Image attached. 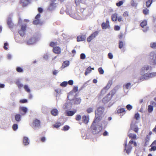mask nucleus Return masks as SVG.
<instances>
[{"mask_svg": "<svg viewBox=\"0 0 156 156\" xmlns=\"http://www.w3.org/2000/svg\"><path fill=\"white\" fill-rule=\"evenodd\" d=\"M104 111V108L103 107L98 108L95 112V116L94 122H98L101 120Z\"/></svg>", "mask_w": 156, "mask_h": 156, "instance_id": "nucleus-1", "label": "nucleus"}, {"mask_svg": "<svg viewBox=\"0 0 156 156\" xmlns=\"http://www.w3.org/2000/svg\"><path fill=\"white\" fill-rule=\"evenodd\" d=\"M132 144H133L135 147H136L137 146V144L136 142L132 140H130L129 142L128 145H127V140H126L124 146L125 148V150L126 151V152L127 154H129L132 150L131 145Z\"/></svg>", "mask_w": 156, "mask_h": 156, "instance_id": "nucleus-2", "label": "nucleus"}, {"mask_svg": "<svg viewBox=\"0 0 156 156\" xmlns=\"http://www.w3.org/2000/svg\"><path fill=\"white\" fill-rule=\"evenodd\" d=\"M147 59L151 64H156V51L151 52L148 56Z\"/></svg>", "mask_w": 156, "mask_h": 156, "instance_id": "nucleus-3", "label": "nucleus"}, {"mask_svg": "<svg viewBox=\"0 0 156 156\" xmlns=\"http://www.w3.org/2000/svg\"><path fill=\"white\" fill-rule=\"evenodd\" d=\"M27 27L26 24L20 25V28L18 29V32L21 36L23 37L25 34Z\"/></svg>", "mask_w": 156, "mask_h": 156, "instance_id": "nucleus-4", "label": "nucleus"}, {"mask_svg": "<svg viewBox=\"0 0 156 156\" xmlns=\"http://www.w3.org/2000/svg\"><path fill=\"white\" fill-rule=\"evenodd\" d=\"M96 122H94V121L91 125V128L92 130V133L94 134H96L98 133L101 131V129H98L94 125V123Z\"/></svg>", "mask_w": 156, "mask_h": 156, "instance_id": "nucleus-5", "label": "nucleus"}, {"mask_svg": "<svg viewBox=\"0 0 156 156\" xmlns=\"http://www.w3.org/2000/svg\"><path fill=\"white\" fill-rule=\"evenodd\" d=\"M98 31H95L91 34L87 39V41L88 42H90L95 38L98 35Z\"/></svg>", "mask_w": 156, "mask_h": 156, "instance_id": "nucleus-6", "label": "nucleus"}, {"mask_svg": "<svg viewBox=\"0 0 156 156\" xmlns=\"http://www.w3.org/2000/svg\"><path fill=\"white\" fill-rule=\"evenodd\" d=\"M40 121L37 119L34 120L32 123V126L34 128L39 126H40Z\"/></svg>", "mask_w": 156, "mask_h": 156, "instance_id": "nucleus-7", "label": "nucleus"}, {"mask_svg": "<svg viewBox=\"0 0 156 156\" xmlns=\"http://www.w3.org/2000/svg\"><path fill=\"white\" fill-rule=\"evenodd\" d=\"M56 7V4L53 2H52L49 5L48 8V10L49 11H51L55 9Z\"/></svg>", "mask_w": 156, "mask_h": 156, "instance_id": "nucleus-8", "label": "nucleus"}, {"mask_svg": "<svg viewBox=\"0 0 156 156\" xmlns=\"http://www.w3.org/2000/svg\"><path fill=\"white\" fill-rule=\"evenodd\" d=\"M101 27L103 29H106L110 27L109 22L107 19L106 20V22H103L101 24Z\"/></svg>", "mask_w": 156, "mask_h": 156, "instance_id": "nucleus-9", "label": "nucleus"}, {"mask_svg": "<svg viewBox=\"0 0 156 156\" xmlns=\"http://www.w3.org/2000/svg\"><path fill=\"white\" fill-rule=\"evenodd\" d=\"M145 78H151L156 76V72H153L149 73H146L144 75Z\"/></svg>", "mask_w": 156, "mask_h": 156, "instance_id": "nucleus-10", "label": "nucleus"}, {"mask_svg": "<svg viewBox=\"0 0 156 156\" xmlns=\"http://www.w3.org/2000/svg\"><path fill=\"white\" fill-rule=\"evenodd\" d=\"M76 110L74 109L73 111L67 110L66 112V115L67 116H71L73 115L76 112Z\"/></svg>", "mask_w": 156, "mask_h": 156, "instance_id": "nucleus-11", "label": "nucleus"}, {"mask_svg": "<svg viewBox=\"0 0 156 156\" xmlns=\"http://www.w3.org/2000/svg\"><path fill=\"white\" fill-rule=\"evenodd\" d=\"M53 51L55 54H60L61 52V49L59 47L56 46L53 48Z\"/></svg>", "mask_w": 156, "mask_h": 156, "instance_id": "nucleus-12", "label": "nucleus"}, {"mask_svg": "<svg viewBox=\"0 0 156 156\" xmlns=\"http://www.w3.org/2000/svg\"><path fill=\"white\" fill-rule=\"evenodd\" d=\"M151 66H145L143 67L141 70V73H144L146 71L149 70V69H151Z\"/></svg>", "mask_w": 156, "mask_h": 156, "instance_id": "nucleus-13", "label": "nucleus"}, {"mask_svg": "<svg viewBox=\"0 0 156 156\" xmlns=\"http://www.w3.org/2000/svg\"><path fill=\"white\" fill-rule=\"evenodd\" d=\"M128 136L131 140H136L137 139V136L136 134L133 133H129L128 134Z\"/></svg>", "mask_w": 156, "mask_h": 156, "instance_id": "nucleus-14", "label": "nucleus"}, {"mask_svg": "<svg viewBox=\"0 0 156 156\" xmlns=\"http://www.w3.org/2000/svg\"><path fill=\"white\" fill-rule=\"evenodd\" d=\"M86 36L85 35H82L78 36L77 37V41H83L85 40Z\"/></svg>", "mask_w": 156, "mask_h": 156, "instance_id": "nucleus-15", "label": "nucleus"}, {"mask_svg": "<svg viewBox=\"0 0 156 156\" xmlns=\"http://www.w3.org/2000/svg\"><path fill=\"white\" fill-rule=\"evenodd\" d=\"M7 24L9 27L12 28L13 27V24L12 22L11 19L10 17L8 18L7 20Z\"/></svg>", "mask_w": 156, "mask_h": 156, "instance_id": "nucleus-16", "label": "nucleus"}, {"mask_svg": "<svg viewBox=\"0 0 156 156\" xmlns=\"http://www.w3.org/2000/svg\"><path fill=\"white\" fill-rule=\"evenodd\" d=\"M110 94H108L107 95L105 96L103 99L102 101L104 103H106L108 102L111 99V98L109 97Z\"/></svg>", "mask_w": 156, "mask_h": 156, "instance_id": "nucleus-17", "label": "nucleus"}, {"mask_svg": "<svg viewBox=\"0 0 156 156\" xmlns=\"http://www.w3.org/2000/svg\"><path fill=\"white\" fill-rule=\"evenodd\" d=\"M82 119L83 122L85 124H87L89 122V118L86 115L83 116Z\"/></svg>", "mask_w": 156, "mask_h": 156, "instance_id": "nucleus-18", "label": "nucleus"}, {"mask_svg": "<svg viewBox=\"0 0 156 156\" xmlns=\"http://www.w3.org/2000/svg\"><path fill=\"white\" fill-rule=\"evenodd\" d=\"M150 140V136H149L148 135L146 136L145 138V139L144 140V146L145 147H146L148 145Z\"/></svg>", "mask_w": 156, "mask_h": 156, "instance_id": "nucleus-19", "label": "nucleus"}, {"mask_svg": "<svg viewBox=\"0 0 156 156\" xmlns=\"http://www.w3.org/2000/svg\"><path fill=\"white\" fill-rule=\"evenodd\" d=\"M51 113L53 116H56L58 114V110L56 108L53 109L51 111Z\"/></svg>", "mask_w": 156, "mask_h": 156, "instance_id": "nucleus-20", "label": "nucleus"}, {"mask_svg": "<svg viewBox=\"0 0 156 156\" xmlns=\"http://www.w3.org/2000/svg\"><path fill=\"white\" fill-rule=\"evenodd\" d=\"M20 111L23 112V113L22 114V115H24L27 111V109L26 107H20Z\"/></svg>", "mask_w": 156, "mask_h": 156, "instance_id": "nucleus-21", "label": "nucleus"}, {"mask_svg": "<svg viewBox=\"0 0 156 156\" xmlns=\"http://www.w3.org/2000/svg\"><path fill=\"white\" fill-rule=\"evenodd\" d=\"M23 142L24 145L25 146L28 145L29 143V141L28 137L26 136H24L23 137Z\"/></svg>", "mask_w": 156, "mask_h": 156, "instance_id": "nucleus-22", "label": "nucleus"}, {"mask_svg": "<svg viewBox=\"0 0 156 156\" xmlns=\"http://www.w3.org/2000/svg\"><path fill=\"white\" fill-rule=\"evenodd\" d=\"M94 70V68H91L90 66L86 70V71L85 73V75L86 76L88 73H90L92 71V70Z\"/></svg>", "mask_w": 156, "mask_h": 156, "instance_id": "nucleus-23", "label": "nucleus"}, {"mask_svg": "<svg viewBox=\"0 0 156 156\" xmlns=\"http://www.w3.org/2000/svg\"><path fill=\"white\" fill-rule=\"evenodd\" d=\"M117 14L116 13L113 14L111 16L112 20L113 21H116L117 20Z\"/></svg>", "mask_w": 156, "mask_h": 156, "instance_id": "nucleus-24", "label": "nucleus"}, {"mask_svg": "<svg viewBox=\"0 0 156 156\" xmlns=\"http://www.w3.org/2000/svg\"><path fill=\"white\" fill-rule=\"evenodd\" d=\"M15 119L18 122H20L21 119V115L20 114H16L15 115Z\"/></svg>", "mask_w": 156, "mask_h": 156, "instance_id": "nucleus-25", "label": "nucleus"}, {"mask_svg": "<svg viewBox=\"0 0 156 156\" xmlns=\"http://www.w3.org/2000/svg\"><path fill=\"white\" fill-rule=\"evenodd\" d=\"M73 101L75 104L78 105L81 102V99L80 98H77L74 99Z\"/></svg>", "mask_w": 156, "mask_h": 156, "instance_id": "nucleus-26", "label": "nucleus"}, {"mask_svg": "<svg viewBox=\"0 0 156 156\" xmlns=\"http://www.w3.org/2000/svg\"><path fill=\"white\" fill-rule=\"evenodd\" d=\"M69 65V61H65L63 62L62 65V67L65 68L68 66Z\"/></svg>", "mask_w": 156, "mask_h": 156, "instance_id": "nucleus-27", "label": "nucleus"}, {"mask_svg": "<svg viewBox=\"0 0 156 156\" xmlns=\"http://www.w3.org/2000/svg\"><path fill=\"white\" fill-rule=\"evenodd\" d=\"M147 24V20H144L140 23V25L142 27L144 28V27L146 26Z\"/></svg>", "mask_w": 156, "mask_h": 156, "instance_id": "nucleus-28", "label": "nucleus"}, {"mask_svg": "<svg viewBox=\"0 0 156 156\" xmlns=\"http://www.w3.org/2000/svg\"><path fill=\"white\" fill-rule=\"evenodd\" d=\"M153 2L152 0H148L146 2V5L147 7H149Z\"/></svg>", "mask_w": 156, "mask_h": 156, "instance_id": "nucleus-29", "label": "nucleus"}, {"mask_svg": "<svg viewBox=\"0 0 156 156\" xmlns=\"http://www.w3.org/2000/svg\"><path fill=\"white\" fill-rule=\"evenodd\" d=\"M112 80H109L108 81L106 86L105 88H108V89L111 86V85H112Z\"/></svg>", "mask_w": 156, "mask_h": 156, "instance_id": "nucleus-30", "label": "nucleus"}, {"mask_svg": "<svg viewBox=\"0 0 156 156\" xmlns=\"http://www.w3.org/2000/svg\"><path fill=\"white\" fill-rule=\"evenodd\" d=\"M34 41L35 39L34 38H31L27 42L28 44H31L34 43Z\"/></svg>", "mask_w": 156, "mask_h": 156, "instance_id": "nucleus-31", "label": "nucleus"}, {"mask_svg": "<svg viewBox=\"0 0 156 156\" xmlns=\"http://www.w3.org/2000/svg\"><path fill=\"white\" fill-rule=\"evenodd\" d=\"M61 126V124L60 122H57L54 125V127L58 128Z\"/></svg>", "mask_w": 156, "mask_h": 156, "instance_id": "nucleus-32", "label": "nucleus"}, {"mask_svg": "<svg viewBox=\"0 0 156 156\" xmlns=\"http://www.w3.org/2000/svg\"><path fill=\"white\" fill-rule=\"evenodd\" d=\"M153 110V106L151 105H149L148 106V112L149 113L151 112Z\"/></svg>", "mask_w": 156, "mask_h": 156, "instance_id": "nucleus-33", "label": "nucleus"}, {"mask_svg": "<svg viewBox=\"0 0 156 156\" xmlns=\"http://www.w3.org/2000/svg\"><path fill=\"white\" fill-rule=\"evenodd\" d=\"M125 112L124 108H120L117 110V113L118 114L121 113Z\"/></svg>", "mask_w": 156, "mask_h": 156, "instance_id": "nucleus-34", "label": "nucleus"}, {"mask_svg": "<svg viewBox=\"0 0 156 156\" xmlns=\"http://www.w3.org/2000/svg\"><path fill=\"white\" fill-rule=\"evenodd\" d=\"M57 45V42H51L50 43L49 45L50 46L54 48L55 47V46H56Z\"/></svg>", "mask_w": 156, "mask_h": 156, "instance_id": "nucleus-35", "label": "nucleus"}, {"mask_svg": "<svg viewBox=\"0 0 156 156\" xmlns=\"http://www.w3.org/2000/svg\"><path fill=\"white\" fill-rule=\"evenodd\" d=\"M122 16L124 17L125 18H126V17L129 16V12L127 11L123 13L122 15Z\"/></svg>", "mask_w": 156, "mask_h": 156, "instance_id": "nucleus-36", "label": "nucleus"}, {"mask_svg": "<svg viewBox=\"0 0 156 156\" xmlns=\"http://www.w3.org/2000/svg\"><path fill=\"white\" fill-rule=\"evenodd\" d=\"M68 83L67 82L65 81L62 83L60 85L62 87H66Z\"/></svg>", "mask_w": 156, "mask_h": 156, "instance_id": "nucleus-37", "label": "nucleus"}, {"mask_svg": "<svg viewBox=\"0 0 156 156\" xmlns=\"http://www.w3.org/2000/svg\"><path fill=\"white\" fill-rule=\"evenodd\" d=\"M150 47L153 48H156V43L152 42L150 44Z\"/></svg>", "mask_w": 156, "mask_h": 156, "instance_id": "nucleus-38", "label": "nucleus"}, {"mask_svg": "<svg viewBox=\"0 0 156 156\" xmlns=\"http://www.w3.org/2000/svg\"><path fill=\"white\" fill-rule=\"evenodd\" d=\"M24 89L27 92H28V93H30V90L29 88L28 87L27 85H24Z\"/></svg>", "mask_w": 156, "mask_h": 156, "instance_id": "nucleus-39", "label": "nucleus"}, {"mask_svg": "<svg viewBox=\"0 0 156 156\" xmlns=\"http://www.w3.org/2000/svg\"><path fill=\"white\" fill-rule=\"evenodd\" d=\"M151 146V147L149 149L150 151H155L156 150V146Z\"/></svg>", "mask_w": 156, "mask_h": 156, "instance_id": "nucleus-40", "label": "nucleus"}, {"mask_svg": "<svg viewBox=\"0 0 156 156\" xmlns=\"http://www.w3.org/2000/svg\"><path fill=\"white\" fill-rule=\"evenodd\" d=\"M123 42L122 41H120L119 43V48L120 49L122 48L123 47Z\"/></svg>", "mask_w": 156, "mask_h": 156, "instance_id": "nucleus-41", "label": "nucleus"}, {"mask_svg": "<svg viewBox=\"0 0 156 156\" xmlns=\"http://www.w3.org/2000/svg\"><path fill=\"white\" fill-rule=\"evenodd\" d=\"M16 71L19 73H21L23 72V69L20 67H17L16 68Z\"/></svg>", "mask_w": 156, "mask_h": 156, "instance_id": "nucleus-42", "label": "nucleus"}, {"mask_svg": "<svg viewBox=\"0 0 156 156\" xmlns=\"http://www.w3.org/2000/svg\"><path fill=\"white\" fill-rule=\"evenodd\" d=\"M98 70L99 73L101 74H102L104 73V71L101 67L99 68Z\"/></svg>", "mask_w": 156, "mask_h": 156, "instance_id": "nucleus-43", "label": "nucleus"}, {"mask_svg": "<svg viewBox=\"0 0 156 156\" xmlns=\"http://www.w3.org/2000/svg\"><path fill=\"white\" fill-rule=\"evenodd\" d=\"M12 129H13L15 131L18 128V125L17 124H14L12 126Z\"/></svg>", "mask_w": 156, "mask_h": 156, "instance_id": "nucleus-44", "label": "nucleus"}, {"mask_svg": "<svg viewBox=\"0 0 156 156\" xmlns=\"http://www.w3.org/2000/svg\"><path fill=\"white\" fill-rule=\"evenodd\" d=\"M93 111V108H88L87 109V113H91Z\"/></svg>", "mask_w": 156, "mask_h": 156, "instance_id": "nucleus-45", "label": "nucleus"}, {"mask_svg": "<svg viewBox=\"0 0 156 156\" xmlns=\"http://www.w3.org/2000/svg\"><path fill=\"white\" fill-rule=\"evenodd\" d=\"M81 116L80 115H77L76 116L75 119L77 121H79L81 119Z\"/></svg>", "mask_w": 156, "mask_h": 156, "instance_id": "nucleus-46", "label": "nucleus"}, {"mask_svg": "<svg viewBox=\"0 0 156 156\" xmlns=\"http://www.w3.org/2000/svg\"><path fill=\"white\" fill-rule=\"evenodd\" d=\"M69 128V126L67 125H66L63 127V129H62V130L64 131H66L68 130Z\"/></svg>", "mask_w": 156, "mask_h": 156, "instance_id": "nucleus-47", "label": "nucleus"}, {"mask_svg": "<svg viewBox=\"0 0 156 156\" xmlns=\"http://www.w3.org/2000/svg\"><path fill=\"white\" fill-rule=\"evenodd\" d=\"M134 118L137 120L139 119L140 118L139 114L138 113L135 114L134 115Z\"/></svg>", "mask_w": 156, "mask_h": 156, "instance_id": "nucleus-48", "label": "nucleus"}, {"mask_svg": "<svg viewBox=\"0 0 156 156\" xmlns=\"http://www.w3.org/2000/svg\"><path fill=\"white\" fill-rule=\"evenodd\" d=\"M40 20H37L33 21V23L34 25H37L40 23Z\"/></svg>", "mask_w": 156, "mask_h": 156, "instance_id": "nucleus-49", "label": "nucleus"}, {"mask_svg": "<svg viewBox=\"0 0 156 156\" xmlns=\"http://www.w3.org/2000/svg\"><path fill=\"white\" fill-rule=\"evenodd\" d=\"M120 26L118 25H115L114 27V29L115 31H118L120 30Z\"/></svg>", "mask_w": 156, "mask_h": 156, "instance_id": "nucleus-50", "label": "nucleus"}, {"mask_svg": "<svg viewBox=\"0 0 156 156\" xmlns=\"http://www.w3.org/2000/svg\"><path fill=\"white\" fill-rule=\"evenodd\" d=\"M143 12L144 14L147 15L149 13V10L147 9H145L143 10Z\"/></svg>", "mask_w": 156, "mask_h": 156, "instance_id": "nucleus-51", "label": "nucleus"}, {"mask_svg": "<svg viewBox=\"0 0 156 156\" xmlns=\"http://www.w3.org/2000/svg\"><path fill=\"white\" fill-rule=\"evenodd\" d=\"M123 2L122 1H120L119 2H117L116 3V5L118 6L119 7L120 6L122 5L123 4Z\"/></svg>", "mask_w": 156, "mask_h": 156, "instance_id": "nucleus-52", "label": "nucleus"}, {"mask_svg": "<svg viewBox=\"0 0 156 156\" xmlns=\"http://www.w3.org/2000/svg\"><path fill=\"white\" fill-rule=\"evenodd\" d=\"M86 58V55L84 53H82L80 55V58L81 59H85Z\"/></svg>", "mask_w": 156, "mask_h": 156, "instance_id": "nucleus-53", "label": "nucleus"}, {"mask_svg": "<svg viewBox=\"0 0 156 156\" xmlns=\"http://www.w3.org/2000/svg\"><path fill=\"white\" fill-rule=\"evenodd\" d=\"M130 85H131L130 83H128L125 85V87L126 89H129V87H130Z\"/></svg>", "mask_w": 156, "mask_h": 156, "instance_id": "nucleus-54", "label": "nucleus"}, {"mask_svg": "<svg viewBox=\"0 0 156 156\" xmlns=\"http://www.w3.org/2000/svg\"><path fill=\"white\" fill-rule=\"evenodd\" d=\"M27 99H22L20 100V102L21 103H25L27 102Z\"/></svg>", "mask_w": 156, "mask_h": 156, "instance_id": "nucleus-55", "label": "nucleus"}, {"mask_svg": "<svg viewBox=\"0 0 156 156\" xmlns=\"http://www.w3.org/2000/svg\"><path fill=\"white\" fill-rule=\"evenodd\" d=\"M126 108L129 110H131L132 108V106L130 105H128L126 106Z\"/></svg>", "mask_w": 156, "mask_h": 156, "instance_id": "nucleus-56", "label": "nucleus"}, {"mask_svg": "<svg viewBox=\"0 0 156 156\" xmlns=\"http://www.w3.org/2000/svg\"><path fill=\"white\" fill-rule=\"evenodd\" d=\"M16 84L19 88H21L23 87V85L20 82H18L16 83Z\"/></svg>", "mask_w": 156, "mask_h": 156, "instance_id": "nucleus-57", "label": "nucleus"}, {"mask_svg": "<svg viewBox=\"0 0 156 156\" xmlns=\"http://www.w3.org/2000/svg\"><path fill=\"white\" fill-rule=\"evenodd\" d=\"M108 57L109 59H112L113 58V55L111 53H109L108 54Z\"/></svg>", "mask_w": 156, "mask_h": 156, "instance_id": "nucleus-58", "label": "nucleus"}, {"mask_svg": "<svg viewBox=\"0 0 156 156\" xmlns=\"http://www.w3.org/2000/svg\"><path fill=\"white\" fill-rule=\"evenodd\" d=\"M8 46V44L7 42H5L4 44V48L5 50H8L7 46Z\"/></svg>", "mask_w": 156, "mask_h": 156, "instance_id": "nucleus-59", "label": "nucleus"}, {"mask_svg": "<svg viewBox=\"0 0 156 156\" xmlns=\"http://www.w3.org/2000/svg\"><path fill=\"white\" fill-rule=\"evenodd\" d=\"M68 84L70 85H72L73 84V81L72 80H70L68 81Z\"/></svg>", "mask_w": 156, "mask_h": 156, "instance_id": "nucleus-60", "label": "nucleus"}, {"mask_svg": "<svg viewBox=\"0 0 156 156\" xmlns=\"http://www.w3.org/2000/svg\"><path fill=\"white\" fill-rule=\"evenodd\" d=\"M73 90L75 92H76L78 90V87L77 86L74 87L73 88Z\"/></svg>", "mask_w": 156, "mask_h": 156, "instance_id": "nucleus-61", "label": "nucleus"}, {"mask_svg": "<svg viewBox=\"0 0 156 156\" xmlns=\"http://www.w3.org/2000/svg\"><path fill=\"white\" fill-rule=\"evenodd\" d=\"M41 16V15L40 13L38 14L35 16V19L37 20H38V19H39Z\"/></svg>", "mask_w": 156, "mask_h": 156, "instance_id": "nucleus-62", "label": "nucleus"}, {"mask_svg": "<svg viewBox=\"0 0 156 156\" xmlns=\"http://www.w3.org/2000/svg\"><path fill=\"white\" fill-rule=\"evenodd\" d=\"M119 22H120L121 21H122L123 20L121 16H119L118 17V18H117V20Z\"/></svg>", "mask_w": 156, "mask_h": 156, "instance_id": "nucleus-63", "label": "nucleus"}, {"mask_svg": "<svg viewBox=\"0 0 156 156\" xmlns=\"http://www.w3.org/2000/svg\"><path fill=\"white\" fill-rule=\"evenodd\" d=\"M38 11L40 13H41L43 12V9L39 7L38 8Z\"/></svg>", "mask_w": 156, "mask_h": 156, "instance_id": "nucleus-64", "label": "nucleus"}]
</instances>
